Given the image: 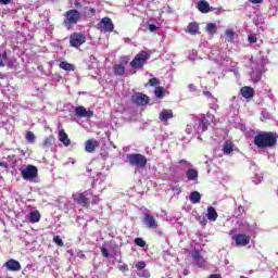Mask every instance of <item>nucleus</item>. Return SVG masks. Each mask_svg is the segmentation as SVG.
Listing matches in <instances>:
<instances>
[{
  "label": "nucleus",
  "mask_w": 278,
  "mask_h": 278,
  "mask_svg": "<svg viewBox=\"0 0 278 278\" xmlns=\"http://www.w3.org/2000/svg\"><path fill=\"white\" fill-rule=\"evenodd\" d=\"M278 134L274 131H260L255 135L253 144L257 149H273L277 146Z\"/></svg>",
  "instance_id": "f257e3e1"
},
{
  "label": "nucleus",
  "mask_w": 278,
  "mask_h": 278,
  "mask_svg": "<svg viewBox=\"0 0 278 278\" xmlns=\"http://www.w3.org/2000/svg\"><path fill=\"white\" fill-rule=\"evenodd\" d=\"M149 60H151V53L141 50L135 55V58L130 62V66L131 68H134V71H142L144 66H147V61Z\"/></svg>",
  "instance_id": "f03ea898"
},
{
  "label": "nucleus",
  "mask_w": 278,
  "mask_h": 278,
  "mask_svg": "<svg viewBox=\"0 0 278 278\" xmlns=\"http://www.w3.org/2000/svg\"><path fill=\"white\" fill-rule=\"evenodd\" d=\"M229 236L231 240H235L236 247H247L251 244V237L247 233H238L237 228L230 229Z\"/></svg>",
  "instance_id": "7ed1b4c3"
},
{
  "label": "nucleus",
  "mask_w": 278,
  "mask_h": 278,
  "mask_svg": "<svg viewBox=\"0 0 278 278\" xmlns=\"http://www.w3.org/2000/svg\"><path fill=\"white\" fill-rule=\"evenodd\" d=\"M81 21V12L77 9H71L64 14L63 24L65 27H71V25H77Z\"/></svg>",
  "instance_id": "20e7f679"
},
{
  "label": "nucleus",
  "mask_w": 278,
  "mask_h": 278,
  "mask_svg": "<svg viewBox=\"0 0 278 278\" xmlns=\"http://www.w3.org/2000/svg\"><path fill=\"white\" fill-rule=\"evenodd\" d=\"M126 160L130 166H136L137 168H144L147 166V156L140 153L127 154Z\"/></svg>",
  "instance_id": "39448f33"
},
{
  "label": "nucleus",
  "mask_w": 278,
  "mask_h": 278,
  "mask_svg": "<svg viewBox=\"0 0 278 278\" xmlns=\"http://www.w3.org/2000/svg\"><path fill=\"white\" fill-rule=\"evenodd\" d=\"M90 197H92V193L90 191H84L81 193L73 194L75 203L81 205V207H90Z\"/></svg>",
  "instance_id": "423d86ee"
},
{
  "label": "nucleus",
  "mask_w": 278,
  "mask_h": 278,
  "mask_svg": "<svg viewBox=\"0 0 278 278\" xmlns=\"http://www.w3.org/2000/svg\"><path fill=\"white\" fill-rule=\"evenodd\" d=\"M81 45H86V35L83 33H73L70 36V46L74 49H79Z\"/></svg>",
  "instance_id": "0eeeda50"
},
{
  "label": "nucleus",
  "mask_w": 278,
  "mask_h": 278,
  "mask_svg": "<svg viewBox=\"0 0 278 278\" xmlns=\"http://www.w3.org/2000/svg\"><path fill=\"white\" fill-rule=\"evenodd\" d=\"M21 175L26 181H31V179H36V177H38V167L27 165L26 168L21 170Z\"/></svg>",
  "instance_id": "6e6552de"
},
{
  "label": "nucleus",
  "mask_w": 278,
  "mask_h": 278,
  "mask_svg": "<svg viewBox=\"0 0 278 278\" xmlns=\"http://www.w3.org/2000/svg\"><path fill=\"white\" fill-rule=\"evenodd\" d=\"M216 117L213 114L207 113L206 115L202 116L199 121V127L201 131H207V127L215 123Z\"/></svg>",
  "instance_id": "1a4fd4ad"
},
{
  "label": "nucleus",
  "mask_w": 278,
  "mask_h": 278,
  "mask_svg": "<svg viewBox=\"0 0 278 278\" xmlns=\"http://www.w3.org/2000/svg\"><path fill=\"white\" fill-rule=\"evenodd\" d=\"M98 29H101L105 33L114 31V23H112V18L104 17L98 23Z\"/></svg>",
  "instance_id": "9d476101"
},
{
  "label": "nucleus",
  "mask_w": 278,
  "mask_h": 278,
  "mask_svg": "<svg viewBox=\"0 0 278 278\" xmlns=\"http://www.w3.org/2000/svg\"><path fill=\"white\" fill-rule=\"evenodd\" d=\"M75 116H78V118H92L94 116V111L92 110H86L85 106H76L74 110Z\"/></svg>",
  "instance_id": "9b49d317"
},
{
  "label": "nucleus",
  "mask_w": 278,
  "mask_h": 278,
  "mask_svg": "<svg viewBox=\"0 0 278 278\" xmlns=\"http://www.w3.org/2000/svg\"><path fill=\"white\" fill-rule=\"evenodd\" d=\"M131 102L135 103V105L144 106L149 103V98L144 93L137 92L131 96Z\"/></svg>",
  "instance_id": "f8f14e48"
},
{
  "label": "nucleus",
  "mask_w": 278,
  "mask_h": 278,
  "mask_svg": "<svg viewBox=\"0 0 278 278\" xmlns=\"http://www.w3.org/2000/svg\"><path fill=\"white\" fill-rule=\"evenodd\" d=\"M4 267L7 270H11L12 273H18V270H21L22 268L21 263L14 258H11L8 262H5Z\"/></svg>",
  "instance_id": "ddd939ff"
},
{
  "label": "nucleus",
  "mask_w": 278,
  "mask_h": 278,
  "mask_svg": "<svg viewBox=\"0 0 278 278\" xmlns=\"http://www.w3.org/2000/svg\"><path fill=\"white\" fill-rule=\"evenodd\" d=\"M143 224L148 229H157V222L155 220V217L151 214H146L143 218Z\"/></svg>",
  "instance_id": "4468645a"
},
{
  "label": "nucleus",
  "mask_w": 278,
  "mask_h": 278,
  "mask_svg": "<svg viewBox=\"0 0 278 278\" xmlns=\"http://www.w3.org/2000/svg\"><path fill=\"white\" fill-rule=\"evenodd\" d=\"M173 116H174L173 110L163 109L159 115V118H160L161 123H164V125H168V121H170V118H173Z\"/></svg>",
  "instance_id": "2eb2a0df"
},
{
  "label": "nucleus",
  "mask_w": 278,
  "mask_h": 278,
  "mask_svg": "<svg viewBox=\"0 0 278 278\" xmlns=\"http://www.w3.org/2000/svg\"><path fill=\"white\" fill-rule=\"evenodd\" d=\"M198 10L202 14H207V12H214V8L210 7V3L205 0H201L198 2Z\"/></svg>",
  "instance_id": "dca6fc26"
},
{
  "label": "nucleus",
  "mask_w": 278,
  "mask_h": 278,
  "mask_svg": "<svg viewBox=\"0 0 278 278\" xmlns=\"http://www.w3.org/2000/svg\"><path fill=\"white\" fill-rule=\"evenodd\" d=\"M240 92L243 99H253L255 97V89H253V87H242Z\"/></svg>",
  "instance_id": "f3484780"
},
{
  "label": "nucleus",
  "mask_w": 278,
  "mask_h": 278,
  "mask_svg": "<svg viewBox=\"0 0 278 278\" xmlns=\"http://www.w3.org/2000/svg\"><path fill=\"white\" fill-rule=\"evenodd\" d=\"M58 138H59L60 142H62V144H64V147H71V139L68 138V134H66L64 128L59 130Z\"/></svg>",
  "instance_id": "a211bd4d"
},
{
  "label": "nucleus",
  "mask_w": 278,
  "mask_h": 278,
  "mask_svg": "<svg viewBox=\"0 0 278 278\" xmlns=\"http://www.w3.org/2000/svg\"><path fill=\"white\" fill-rule=\"evenodd\" d=\"M98 147H99V142L97 140L89 139L85 143V151H87V153H94Z\"/></svg>",
  "instance_id": "6ab92c4d"
},
{
  "label": "nucleus",
  "mask_w": 278,
  "mask_h": 278,
  "mask_svg": "<svg viewBox=\"0 0 278 278\" xmlns=\"http://www.w3.org/2000/svg\"><path fill=\"white\" fill-rule=\"evenodd\" d=\"M191 257H193L200 268L205 264V261H203V256H201V252H199V250H193L191 252Z\"/></svg>",
  "instance_id": "aec40b11"
},
{
  "label": "nucleus",
  "mask_w": 278,
  "mask_h": 278,
  "mask_svg": "<svg viewBox=\"0 0 278 278\" xmlns=\"http://www.w3.org/2000/svg\"><path fill=\"white\" fill-rule=\"evenodd\" d=\"M206 217H207L212 223H216V220L218 219V213L216 212V208H214V206H208V207H207Z\"/></svg>",
  "instance_id": "412c9836"
},
{
  "label": "nucleus",
  "mask_w": 278,
  "mask_h": 278,
  "mask_svg": "<svg viewBox=\"0 0 278 278\" xmlns=\"http://www.w3.org/2000/svg\"><path fill=\"white\" fill-rule=\"evenodd\" d=\"M187 31L191 36H197L199 34V23L198 22H191L187 26Z\"/></svg>",
  "instance_id": "4be33fe9"
},
{
  "label": "nucleus",
  "mask_w": 278,
  "mask_h": 278,
  "mask_svg": "<svg viewBox=\"0 0 278 278\" xmlns=\"http://www.w3.org/2000/svg\"><path fill=\"white\" fill-rule=\"evenodd\" d=\"M54 142H55V137H53V135H50L43 139L41 147L42 149H51Z\"/></svg>",
  "instance_id": "5701e85b"
},
{
  "label": "nucleus",
  "mask_w": 278,
  "mask_h": 278,
  "mask_svg": "<svg viewBox=\"0 0 278 278\" xmlns=\"http://www.w3.org/2000/svg\"><path fill=\"white\" fill-rule=\"evenodd\" d=\"M186 177L189 181H194L199 179V170H197L195 168H189L186 172Z\"/></svg>",
  "instance_id": "b1692460"
},
{
  "label": "nucleus",
  "mask_w": 278,
  "mask_h": 278,
  "mask_svg": "<svg viewBox=\"0 0 278 278\" xmlns=\"http://www.w3.org/2000/svg\"><path fill=\"white\" fill-rule=\"evenodd\" d=\"M113 73L116 77H123L125 75V65L124 64H115L113 66Z\"/></svg>",
  "instance_id": "393cba45"
},
{
  "label": "nucleus",
  "mask_w": 278,
  "mask_h": 278,
  "mask_svg": "<svg viewBox=\"0 0 278 278\" xmlns=\"http://www.w3.org/2000/svg\"><path fill=\"white\" fill-rule=\"evenodd\" d=\"M223 151L225 155H230V153H233V142L232 141H226L223 147Z\"/></svg>",
  "instance_id": "a878e982"
},
{
  "label": "nucleus",
  "mask_w": 278,
  "mask_h": 278,
  "mask_svg": "<svg viewBox=\"0 0 278 278\" xmlns=\"http://www.w3.org/2000/svg\"><path fill=\"white\" fill-rule=\"evenodd\" d=\"M207 34H210L211 36H214V34H216L218 31V26H216L215 23H208L206 24L205 27Z\"/></svg>",
  "instance_id": "bb28decb"
},
{
  "label": "nucleus",
  "mask_w": 278,
  "mask_h": 278,
  "mask_svg": "<svg viewBox=\"0 0 278 278\" xmlns=\"http://www.w3.org/2000/svg\"><path fill=\"white\" fill-rule=\"evenodd\" d=\"M191 203H201V193L199 191H193L190 193Z\"/></svg>",
  "instance_id": "cd10ccee"
},
{
  "label": "nucleus",
  "mask_w": 278,
  "mask_h": 278,
  "mask_svg": "<svg viewBox=\"0 0 278 278\" xmlns=\"http://www.w3.org/2000/svg\"><path fill=\"white\" fill-rule=\"evenodd\" d=\"M29 220L31 223H40V212L33 211L29 213Z\"/></svg>",
  "instance_id": "c85d7f7f"
},
{
  "label": "nucleus",
  "mask_w": 278,
  "mask_h": 278,
  "mask_svg": "<svg viewBox=\"0 0 278 278\" xmlns=\"http://www.w3.org/2000/svg\"><path fill=\"white\" fill-rule=\"evenodd\" d=\"M59 66L63 71H75V66L66 61H62Z\"/></svg>",
  "instance_id": "c756f323"
},
{
  "label": "nucleus",
  "mask_w": 278,
  "mask_h": 278,
  "mask_svg": "<svg viewBox=\"0 0 278 278\" xmlns=\"http://www.w3.org/2000/svg\"><path fill=\"white\" fill-rule=\"evenodd\" d=\"M251 79L254 84H257V83L262 81V72H260V71L252 72L251 73Z\"/></svg>",
  "instance_id": "7c9ffc66"
},
{
  "label": "nucleus",
  "mask_w": 278,
  "mask_h": 278,
  "mask_svg": "<svg viewBox=\"0 0 278 278\" xmlns=\"http://www.w3.org/2000/svg\"><path fill=\"white\" fill-rule=\"evenodd\" d=\"M26 138V142H28V144H34V142H36V135H34L33 131H27L25 135Z\"/></svg>",
  "instance_id": "2f4dec72"
},
{
  "label": "nucleus",
  "mask_w": 278,
  "mask_h": 278,
  "mask_svg": "<svg viewBox=\"0 0 278 278\" xmlns=\"http://www.w3.org/2000/svg\"><path fill=\"white\" fill-rule=\"evenodd\" d=\"M156 99H164V87H156L154 90Z\"/></svg>",
  "instance_id": "473e14b6"
},
{
  "label": "nucleus",
  "mask_w": 278,
  "mask_h": 278,
  "mask_svg": "<svg viewBox=\"0 0 278 278\" xmlns=\"http://www.w3.org/2000/svg\"><path fill=\"white\" fill-rule=\"evenodd\" d=\"M225 34L226 40H228V42H231L233 40V37L236 36V33L232 29H226Z\"/></svg>",
  "instance_id": "72a5a7b5"
},
{
  "label": "nucleus",
  "mask_w": 278,
  "mask_h": 278,
  "mask_svg": "<svg viewBox=\"0 0 278 278\" xmlns=\"http://www.w3.org/2000/svg\"><path fill=\"white\" fill-rule=\"evenodd\" d=\"M5 60H8V52L0 53V68L5 66Z\"/></svg>",
  "instance_id": "f704fd0d"
},
{
  "label": "nucleus",
  "mask_w": 278,
  "mask_h": 278,
  "mask_svg": "<svg viewBox=\"0 0 278 278\" xmlns=\"http://www.w3.org/2000/svg\"><path fill=\"white\" fill-rule=\"evenodd\" d=\"M135 244L137 247H141V249H143V247H147V241H144V239H142V238H136Z\"/></svg>",
  "instance_id": "c9c22d12"
},
{
  "label": "nucleus",
  "mask_w": 278,
  "mask_h": 278,
  "mask_svg": "<svg viewBox=\"0 0 278 278\" xmlns=\"http://www.w3.org/2000/svg\"><path fill=\"white\" fill-rule=\"evenodd\" d=\"M53 242L56 244V247H64V241L60 236H54L53 237Z\"/></svg>",
  "instance_id": "e433bc0d"
},
{
  "label": "nucleus",
  "mask_w": 278,
  "mask_h": 278,
  "mask_svg": "<svg viewBox=\"0 0 278 278\" xmlns=\"http://www.w3.org/2000/svg\"><path fill=\"white\" fill-rule=\"evenodd\" d=\"M135 267L137 268V270H143V268H147V263H144L143 261H139L138 263H136Z\"/></svg>",
  "instance_id": "4c0bfd02"
},
{
  "label": "nucleus",
  "mask_w": 278,
  "mask_h": 278,
  "mask_svg": "<svg viewBox=\"0 0 278 278\" xmlns=\"http://www.w3.org/2000/svg\"><path fill=\"white\" fill-rule=\"evenodd\" d=\"M149 84L152 87L160 86V79H157L156 77L150 78Z\"/></svg>",
  "instance_id": "58836bf2"
},
{
  "label": "nucleus",
  "mask_w": 278,
  "mask_h": 278,
  "mask_svg": "<svg viewBox=\"0 0 278 278\" xmlns=\"http://www.w3.org/2000/svg\"><path fill=\"white\" fill-rule=\"evenodd\" d=\"M248 40L251 45H255V42H257V37L255 35H249Z\"/></svg>",
  "instance_id": "ea45409f"
},
{
  "label": "nucleus",
  "mask_w": 278,
  "mask_h": 278,
  "mask_svg": "<svg viewBox=\"0 0 278 278\" xmlns=\"http://www.w3.org/2000/svg\"><path fill=\"white\" fill-rule=\"evenodd\" d=\"M99 201H101V198H99V195H92V200H91L92 205H97Z\"/></svg>",
  "instance_id": "a19ab883"
},
{
  "label": "nucleus",
  "mask_w": 278,
  "mask_h": 278,
  "mask_svg": "<svg viewBox=\"0 0 278 278\" xmlns=\"http://www.w3.org/2000/svg\"><path fill=\"white\" fill-rule=\"evenodd\" d=\"M178 164H186V165L188 166V168H191V166H192V163L186 161V159H181V160L178 162Z\"/></svg>",
  "instance_id": "79ce46f5"
},
{
  "label": "nucleus",
  "mask_w": 278,
  "mask_h": 278,
  "mask_svg": "<svg viewBox=\"0 0 278 278\" xmlns=\"http://www.w3.org/2000/svg\"><path fill=\"white\" fill-rule=\"evenodd\" d=\"M149 31H155L157 30V26L155 24H148Z\"/></svg>",
  "instance_id": "37998d69"
},
{
  "label": "nucleus",
  "mask_w": 278,
  "mask_h": 278,
  "mask_svg": "<svg viewBox=\"0 0 278 278\" xmlns=\"http://www.w3.org/2000/svg\"><path fill=\"white\" fill-rule=\"evenodd\" d=\"M202 94L204 97H206L207 99H214V94H212V92H210V91H203Z\"/></svg>",
  "instance_id": "c03bdc74"
},
{
  "label": "nucleus",
  "mask_w": 278,
  "mask_h": 278,
  "mask_svg": "<svg viewBox=\"0 0 278 278\" xmlns=\"http://www.w3.org/2000/svg\"><path fill=\"white\" fill-rule=\"evenodd\" d=\"M101 253L103 257H110V252L105 248H101Z\"/></svg>",
  "instance_id": "a18cd8bd"
},
{
  "label": "nucleus",
  "mask_w": 278,
  "mask_h": 278,
  "mask_svg": "<svg viewBox=\"0 0 278 278\" xmlns=\"http://www.w3.org/2000/svg\"><path fill=\"white\" fill-rule=\"evenodd\" d=\"M129 60H130V59H129V56H127V55L121 58V62H122L123 64H129Z\"/></svg>",
  "instance_id": "49530a36"
},
{
  "label": "nucleus",
  "mask_w": 278,
  "mask_h": 278,
  "mask_svg": "<svg viewBox=\"0 0 278 278\" xmlns=\"http://www.w3.org/2000/svg\"><path fill=\"white\" fill-rule=\"evenodd\" d=\"M208 278H223V276L220 274H211Z\"/></svg>",
  "instance_id": "de8ad7c7"
},
{
  "label": "nucleus",
  "mask_w": 278,
  "mask_h": 278,
  "mask_svg": "<svg viewBox=\"0 0 278 278\" xmlns=\"http://www.w3.org/2000/svg\"><path fill=\"white\" fill-rule=\"evenodd\" d=\"M264 0H250V3H253L254 5H256L257 3H263Z\"/></svg>",
  "instance_id": "09e8293b"
},
{
  "label": "nucleus",
  "mask_w": 278,
  "mask_h": 278,
  "mask_svg": "<svg viewBox=\"0 0 278 278\" xmlns=\"http://www.w3.org/2000/svg\"><path fill=\"white\" fill-rule=\"evenodd\" d=\"M238 212H239V215L244 214V207L242 205H239L238 206Z\"/></svg>",
  "instance_id": "8fccbe9b"
},
{
  "label": "nucleus",
  "mask_w": 278,
  "mask_h": 278,
  "mask_svg": "<svg viewBox=\"0 0 278 278\" xmlns=\"http://www.w3.org/2000/svg\"><path fill=\"white\" fill-rule=\"evenodd\" d=\"M11 1L12 0H0V3H2V5H8Z\"/></svg>",
  "instance_id": "3c124183"
},
{
  "label": "nucleus",
  "mask_w": 278,
  "mask_h": 278,
  "mask_svg": "<svg viewBox=\"0 0 278 278\" xmlns=\"http://www.w3.org/2000/svg\"><path fill=\"white\" fill-rule=\"evenodd\" d=\"M0 167H1V168H8V163H5V162H0Z\"/></svg>",
  "instance_id": "603ef678"
},
{
  "label": "nucleus",
  "mask_w": 278,
  "mask_h": 278,
  "mask_svg": "<svg viewBox=\"0 0 278 278\" xmlns=\"http://www.w3.org/2000/svg\"><path fill=\"white\" fill-rule=\"evenodd\" d=\"M74 5H75V8H84V5L81 4V2H77V1L74 3Z\"/></svg>",
  "instance_id": "864d4df0"
},
{
  "label": "nucleus",
  "mask_w": 278,
  "mask_h": 278,
  "mask_svg": "<svg viewBox=\"0 0 278 278\" xmlns=\"http://www.w3.org/2000/svg\"><path fill=\"white\" fill-rule=\"evenodd\" d=\"M8 68H12V66H14V64L12 63V61H9V63L7 64Z\"/></svg>",
  "instance_id": "5fc2aeb1"
},
{
  "label": "nucleus",
  "mask_w": 278,
  "mask_h": 278,
  "mask_svg": "<svg viewBox=\"0 0 278 278\" xmlns=\"http://www.w3.org/2000/svg\"><path fill=\"white\" fill-rule=\"evenodd\" d=\"M89 12H91V14H96L97 10L94 8H90Z\"/></svg>",
  "instance_id": "6e6d98bb"
},
{
  "label": "nucleus",
  "mask_w": 278,
  "mask_h": 278,
  "mask_svg": "<svg viewBox=\"0 0 278 278\" xmlns=\"http://www.w3.org/2000/svg\"><path fill=\"white\" fill-rule=\"evenodd\" d=\"M202 225L205 227L207 225V219H203Z\"/></svg>",
  "instance_id": "4d7b16f0"
},
{
  "label": "nucleus",
  "mask_w": 278,
  "mask_h": 278,
  "mask_svg": "<svg viewBox=\"0 0 278 278\" xmlns=\"http://www.w3.org/2000/svg\"><path fill=\"white\" fill-rule=\"evenodd\" d=\"M0 79H5V75H3L2 73H0Z\"/></svg>",
  "instance_id": "13d9d810"
},
{
  "label": "nucleus",
  "mask_w": 278,
  "mask_h": 278,
  "mask_svg": "<svg viewBox=\"0 0 278 278\" xmlns=\"http://www.w3.org/2000/svg\"><path fill=\"white\" fill-rule=\"evenodd\" d=\"M218 10H219V12H223V8H219Z\"/></svg>",
  "instance_id": "bf43d9fd"
}]
</instances>
